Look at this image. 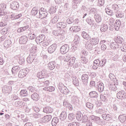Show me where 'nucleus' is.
Masks as SVG:
<instances>
[{
	"label": "nucleus",
	"instance_id": "nucleus-44",
	"mask_svg": "<svg viewBox=\"0 0 126 126\" xmlns=\"http://www.w3.org/2000/svg\"><path fill=\"white\" fill-rule=\"evenodd\" d=\"M39 12V11L37 7H33L32 10V15H36Z\"/></svg>",
	"mask_w": 126,
	"mask_h": 126
},
{
	"label": "nucleus",
	"instance_id": "nucleus-64",
	"mask_svg": "<svg viewBox=\"0 0 126 126\" xmlns=\"http://www.w3.org/2000/svg\"><path fill=\"white\" fill-rule=\"evenodd\" d=\"M122 52H126V44H123L121 47Z\"/></svg>",
	"mask_w": 126,
	"mask_h": 126
},
{
	"label": "nucleus",
	"instance_id": "nucleus-15",
	"mask_svg": "<svg viewBox=\"0 0 126 126\" xmlns=\"http://www.w3.org/2000/svg\"><path fill=\"white\" fill-rule=\"evenodd\" d=\"M27 41H28V38L26 35L22 36L19 39V42L21 44H26Z\"/></svg>",
	"mask_w": 126,
	"mask_h": 126
},
{
	"label": "nucleus",
	"instance_id": "nucleus-6",
	"mask_svg": "<svg viewBox=\"0 0 126 126\" xmlns=\"http://www.w3.org/2000/svg\"><path fill=\"white\" fill-rule=\"evenodd\" d=\"M117 98L118 99H126V94L125 91L121 90L117 93Z\"/></svg>",
	"mask_w": 126,
	"mask_h": 126
},
{
	"label": "nucleus",
	"instance_id": "nucleus-4",
	"mask_svg": "<svg viewBox=\"0 0 126 126\" xmlns=\"http://www.w3.org/2000/svg\"><path fill=\"white\" fill-rule=\"evenodd\" d=\"M68 51H69V46L68 44H64L60 49V51L62 55L66 54Z\"/></svg>",
	"mask_w": 126,
	"mask_h": 126
},
{
	"label": "nucleus",
	"instance_id": "nucleus-28",
	"mask_svg": "<svg viewBox=\"0 0 126 126\" xmlns=\"http://www.w3.org/2000/svg\"><path fill=\"white\" fill-rule=\"evenodd\" d=\"M102 118L105 121H110L112 119V117L110 114H103L102 115Z\"/></svg>",
	"mask_w": 126,
	"mask_h": 126
},
{
	"label": "nucleus",
	"instance_id": "nucleus-52",
	"mask_svg": "<svg viewBox=\"0 0 126 126\" xmlns=\"http://www.w3.org/2000/svg\"><path fill=\"white\" fill-rule=\"evenodd\" d=\"M112 9L114 10L115 12H116V11H118L119 10V5L116 4H113L111 6Z\"/></svg>",
	"mask_w": 126,
	"mask_h": 126
},
{
	"label": "nucleus",
	"instance_id": "nucleus-12",
	"mask_svg": "<svg viewBox=\"0 0 126 126\" xmlns=\"http://www.w3.org/2000/svg\"><path fill=\"white\" fill-rule=\"evenodd\" d=\"M97 89L99 92H103L104 91V84L101 82H98L97 84Z\"/></svg>",
	"mask_w": 126,
	"mask_h": 126
},
{
	"label": "nucleus",
	"instance_id": "nucleus-56",
	"mask_svg": "<svg viewBox=\"0 0 126 126\" xmlns=\"http://www.w3.org/2000/svg\"><path fill=\"white\" fill-rule=\"evenodd\" d=\"M33 117L35 119H40L42 117V115L39 113H33L32 114Z\"/></svg>",
	"mask_w": 126,
	"mask_h": 126
},
{
	"label": "nucleus",
	"instance_id": "nucleus-40",
	"mask_svg": "<svg viewBox=\"0 0 126 126\" xmlns=\"http://www.w3.org/2000/svg\"><path fill=\"white\" fill-rule=\"evenodd\" d=\"M76 58L75 57H71L69 60V65L70 66H72V65H74V63H75V60Z\"/></svg>",
	"mask_w": 126,
	"mask_h": 126
},
{
	"label": "nucleus",
	"instance_id": "nucleus-39",
	"mask_svg": "<svg viewBox=\"0 0 126 126\" xmlns=\"http://www.w3.org/2000/svg\"><path fill=\"white\" fill-rule=\"evenodd\" d=\"M76 117L77 121H78L79 122H80L82 121V118H83V115L81 112H78L76 115Z\"/></svg>",
	"mask_w": 126,
	"mask_h": 126
},
{
	"label": "nucleus",
	"instance_id": "nucleus-13",
	"mask_svg": "<svg viewBox=\"0 0 126 126\" xmlns=\"http://www.w3.org/2000/svg\"><path fill=\"white\" fill-rule=\"evenodd\" d=\"M101 62H100V60L99 59H96L94 62V65L92 66L93 69H97L98 68L99 65L100 66V64Z\"/></svg>",
	"mask_w": 126,
	"mask_h": 126
},
{
	"label": "nucleus",
	"instance_id": "nucleus-35",
	"mask_svg": "<svg viewBox=\"0 0 126 126\" xmlns=\"http://www.w3.org/2000/svg\"><path fill=\"white\" fill-rule=\"evenodd\" d=\"M11 90H12L11 86H5L2 89V91L5 92V93H7L11 92Z\"/></svg>",
	"mask_w": 126,
	"mask_h": 126
},
{
	"label": "nucleus",
	"instance_id": "nucleus-2",
	"mask_svg": "<svg viewBox=\"0 0 126 126\" xmlns=\"http://www.w3.org/2000/svg\"><path fill=\"white\" fill-rule=\"evenodd\" d=\"M58 88L59 90H60L61 93H63V94H65V95H67L68 93H69V90L63 84H59L58 86Z\"/></svg>",
	"mask_w": 126,
	"mask_h": 126
},
{
	"label": "nucleus",
	"instance_id": "nucleus-60",
	"mask_svg": "<svg viewBox=\"0 0 126 126\" xmlns=\"http://www.w3.org/2000/svg\"><path fill=\"white\" fill-rule=\"evenodd\" d=\"M73 4H74L75 7H76L77 6V4L78 3H80V0H72Z\"/></svg>",
	"mask_w": 126,
	"mask_h": 126
},
{
	"label": "nucleus",
	"instance_id": "nucleus-1",
	"mask_svg": "<svg viewBox=\"0 0 126 126\" xmlns=\"http://www.w3.org/2000/svg\"><path fill=\"white\" fill-rule=\"evenodd\" d=\"M36 48L35 47H32L30 50V53L29 56L27 58V62L28 63H32L34 61H35L36 59V56H37V54H36Z\"/></svg>",
	"mask_w": 126,
	"mask_h": 126
},
{
	"label": "nucleus",
	"instance_id": "nucleus-32",
	"mask_svg": "<svg viewBox=\"0 0 126 126\" xmlns=\"http://www.w3.org/2000/svg\"><path fill=\"white\" fill-rule=\"evenodd\" d=\"M85 47L87 50H92L93 49V44L90 41H87Z\"/></svg>",
	"mask_w": 126,
	"mask_h": 126
},
{
	"label": "nucleus",
	"instance_id": "nucleus-22",
	"mask_svg": "<svg viewBox=\"0 0 126 126\" xmlns=\"http://www.w3.org/2000/svg\"><path fill=\"white\" fill-rule=\"evenodd\" d=\"M67 117V114L66 113V112L63 111L61 113L60 116V120H61V121H64V120H66Z\"/></svg>",
	"mask_w": 126,
	"mask_h": 126
},
{
	"label": "nucleus",
	"instance_id": "nucleus-34",
	"mask_svg": "<svg viewBox=\"0 0 126 126\" xmlns=\"http://www.w3.org/2000/svg\"><path fill=\"white\" fill-rule=\"evenodd\" d=\"M109 89L110 90H112V91H116V90H117L118 87H117V86L115 85V83H112L109 86Z\"/></svg>",
	"mask_w": 126,
	"mask_h": 126
},
{
	"label": "nucleus",
	"instance_id": "nucleus-16",
	"mask_svg": "<svg viewBox=\"0 0 126 126\" xmlns=\"http://www.w3.org/2000/svg\"><path fill=\"white\" fill-rule=\"evenodd\" d=\"M22 17V14H19L18 15H16L15 14H13L10 16V18L11 20L18 19L20 18V17Z\"/></svg>",
	"mask_w": 126,
	"mask_h": 126
},
{
	"label": "nucleus",
	"instance_id": "nucleus-46",
	"mask_svg": "<svg viewBox=\"0 0 126 126\" xmlns=\"http://www.w3.org/2000/svg\"><path fill=\"white\" fill-rule=\"evenodd\" d=\"M4 46L5 48H9V47H10V46H11V40H6L4 43Z\"/></svg>",
	"mask_w": 126,
	"mask_h": 126
},
{
	"label": "nucleus",
	"instance_id": "nucleus-36",
	"mask_svg": "<svg viewBox=\"0 0 126 126\" xmlns=\"http://www.w3.org/2000/svg\"><path fill=\"white\" fill-rule=\"evenodd\" d=\"M115 15L117 18H122V17L124 16L123 12L120 11L119 10L115 12Z\"/></svg>",
	"mask_w": 126,
	"mask_h": 126
},
{
	"label": "nucleus",
	"instance_id": "nucleus-58",
	"mask_svg": "<svg viewBox=\"0 0 126 126\" xmlns=\"http://www.w3.org/2000/svg\"><path fill=\"white\" fill-rule=\"evenodd\" d=\"M70 77H71V76L68 73H66L64 76V78L65 80H66V81L70 79Z\"/></svg>",
	"mask_w": 126,
	"mask_h": 126
},
{
	"label": "nucleus",
	"instance_id": "nucleus-18",
	"mask_svg": "<svg viewBox=\"0 0 126 126\" xmlns=\"http://www.w3.org/2000/svg\"><path fill=\"white\" fill-rule=\"evenodd\" d=\"M51 120H52V115H48L44 116L42 118V122H43V123H48Z\"/></svg>",
	"mask_w": 126,
	"mask_h": 126
},
{
	"label": "nucleus",
	"instance_id": "nucleus-47",
	"mask_svg": "<svg viewBox=\"0 0 126 126\" xmlns=\"http://www.w3.org/2000/svg\"><path fill=\"white\" fill-rule=\"evenodd\" d=\"M105 12L110 16H113L114 15V12H113V10L108 9V8H105Z\"/></svg>",
	"mask_w": 126,
	"mask_h": 126
},
{
	"label": "nucleus",
	"instance_id": "nucleus-45",
	"mask_svg": "<svg viewBox=\"0 0 126 126\" xmlns=\"http://www.w3.org/2000/svg\"><path fill=\"white\" fill-rule=\"evenodd\" d=\"M28 94V93L26 90H22L20 93V96H23V97H26Z\"/></svg>",
	"mask_w": 126,
	"mask_h": 126
},
{
	"label": "nucleus",
	"instance_id": "nucleus-8",
	"mask_svg": "<svg viewBox=\"0 0 126 126\" xmlns=\"http://www.w3.org/2000/svg\"><path fill=\"white\" fill-rule=\"evenodd\" d=\"M66 27V24L64 22H60L56 24V28L58 30H62Z\"/></svg>",
	"mask_w": 126,
	"mask_h": 126
},
{
	"label": "nucleus",
	"instance_id": "nucleus-31",
	"mask_svg": "<svg viewBox=\"0 0 126 126\" xmlns=\"http://www.w3.org/2000/svg\"><path fill=\"white\" fill-rule=\"evenodd\" d=\"M94 18L95 19V21H96L97 23H99L101 21H102V17H101V15L99 14L96 13L94 14Z\"/></svg>",
	"mask_w": 126,
	"mask_h": 126
},
{
	"label": "nucleus",
	"instance_id": "nucleus-41",
	"mask_svg": "<svg viewBox=\"0 0 126 126\" xmlns=\"http://www.w3.org/2000/svg\"><path fill=\"white\" fill-rule=\"evenodd\" d=\"M20 70V67L19 66H14L12 68V73H14V72H18Z\"/></svg>",
	"mask_w": 126,
	"mask_h": 126
},
{
	"label": "nucleus",
	"instance_id": "nucleus-50",
	"mask_svg": "<svg viewBox=\"0 0 126 126\" xmlns=\"http://www.w3.org/2000/svg\"><path fill=\"white\" fill-rule=\"evenodd\" d=\"M68 119L70 121H73L75 119V115L73 113H70L68 114Z\"/></svg>",
	"mask_w": 126,
	"mask_h": 126
},
{
	"label": "nucleus",
	"instance_id": "nucleus-37",
	"mask_svg": "<svg viewBox=\"0 0 126 126\" xmlns=\"http://www.w3.org/2000/svg\"><path fill=\"white\" fill-rule=\"evenodd\" d=\"M110 47L111 49L113 50H116L119 48V44L116 42H112L110 43Z\"/></svg>",
	"mask_w": 126,
	"mask_h": 126
},
{
	"label": "nucleus",
	"instance_id": "nucleus-51",
	"mask_svg": "<svg viewBox=\"0 0 126 126\" xmlns=\"http://www.w3.org/2000/svg\"><path fill=\"white\" fill-rule=\"evenodd\" d=\"M58 20H59V19H58L57 16L52 17L51 18V23L55 24V23H57V22H58Z\"/></svg>",
	"mask_w": 126,
	"mask_h": 126
},
{
	"label": "nucleus",
	"instance_id": "nucleus-20",
	"mask_svg": "<svg viewBox=\"0 0 126 126\" xmlns=\"http://www.w3.org/2000/svg\"><path fill=\"white\" fill-rule=\"evenodd\" d=\"M89 96L91 98H98L99 94L96 91H92L90 92Z\"/></svg>",
	"mask_w": 126,
	"mask_h": 126
},
{
	"label": "nucleus",
	"instance_id": "nucleus-17",
	"mask_svg": "<svg viewBox=\"0 0 126 126\" xmlns=\"http://www.w3.org/2000/svg\"><path fill=\"white\" fill-rule=\"evenodd\" d=\"M114 41H115V43H117V44H122L123 43V41H124V39L121 36H117L114 38Z\"/></svg>",
	"mask_w": 126,
	"mask_h": 126
},
{
	"label": "nucleus",
	"instance_id": "nucleus-27",
	"mask_svg": "<svg viewBox=\"0 0 126 126\" xmlns=\"http://www.w3.org/2000/svg\"><path fill=\"white\" fill-rule=\"evenodd\" d=\"M70 31L72 32H79L80 31V27L76 26V27H71L70 28Z\"/></svg>",
	"mask_w": 126,
	"mask_h": 126
},
{
	"label": "nucleus",
	"instance_id": "nucleus-10",
	"mask_svg": "<svg viewBox=\"0 0 126 126\" xmlns=\"http://www.w3.org/2000/svg\"><path fill=\"white\" fill-rule=\"evenodd\" d=\"M43 112L46 114H52L54 112V109L50 106H46L43 108Z\"/></svg>",
	"mask_w": 126,
	"mask_h": 126
},
{
	"label": "nucleus",
	"instance_id": "nucleus-5",
	"mask_svg": "<svg viewBox=\"0 0 126 126\" xmlns=\"http://www.w3.org/2000/svg\"><path fill=\"white\" fill-rule=\"evenodd\" d=\"M45 38H46L45 35H39V36H37L36 37L35 42L37 43V44H41V43H43V42L45 41Z\"/></svg>",
	"mask_w": 126,
	"mask_h": 126
},
{
	"label": "nucleus",
	"instance_id": "nucleus-26",
	"mask_svg": "<svg viewBox=\"0 0 126 126\" xmlns=\"http://www.w3.org/2000/svg\"><path fill=\"white\" fill-rule=\"evenodd\" d=\"M90 42H91L93 45L95 46V45H97L98 43H99V38L95 37L92 38L90 39Z\"/></svg>",
	"mask_w": 126,
	"mask_h": 126
},
{
	"label": "nucleus",
	"instance_id": "nucleus-48",
	"mask_svg": "<svg viewBox=\"0 0 126 126\" xmlns=\"http://www.w3.org/2000/svg\"><path fill=\"white\" fill-rule=\"evenodd\" d=\"M80 61L82 63H88V59H87L85 56H82V57L80 58Z\"/></svg>",
	"mask_w": 126,
	"mask_h": 126
},
{
	"label": "nucleus",
	"instance_id": "nucleus-33",
	"mask_svg": "<svg viewBox=\"0 0 126 126\" xmlns=\"http://www.w3.org/2000/svg\"><path fill=\"white\" fill-rule=\"evenodd\" d=\"M82 36L84 39H86V40H89L90 39V35H89L86 32H82Z\"/></svg>",
	"mask_w": 126,
	"mask_h": 126
},
{
	"label": "nucleus",
	"instance_id": "nucleus-9",
	"mask_svg": "<svg viewBox=\"0 0 126 126\" xmlns=\"http://www.w3.org/2000/svg\"><path fill=\"white\" fill-rule=\"evenodd\" d=\"M11 8L13 10H16V9L19 8V3L16 1H13L10 4Z\"/></svg>",
	"mask_w": 126,
	"mask_h": 126
},
{
	"label": "nucleus",
	"instance_id": "nucleus-29",
	"mask_svg": "<svg viewBox=\"0 0 126 126\" xmlns=\"http://www.w3.org/2000/svg\"><path fill=\"white\" fill-rule=\"evenodd\" d=\"M59 118L57 117H55L53 119L51 124L53 126H58V124L59 123Z\"/></svg>",
	"mask_w": 126,
	"mask_h": 126
},
{
	"label": "nucleus",
	"instance_id": "nucleus-62",
	"mask_svg": "<svg viewBox=\"0 0 126 126\" xmlns=\"http://www.w3.org/2000/svg\"><path fill=\"white\" fill-rule=\"evenodd\" d=\"M105 112H106V111H105V109H103L102 108H99L97 111V114H104V113H105Z\"/></svg>",
	"mask_w": 126,
	"mask_h": 126
},
{
	"label": "nucleus",
	"instance_id": "nucleus-30",
	"mask_svg": "<svg viewBox=\"0 0 126 126\" xmlns=\"http://www.w3.org/2000/svg\"><path fill=\"white\" fill-rule=\"evenodd\" d=\"M79 41H80V38L79 37V36H78V35H76L74 36V39L73 41V44H74L75 45H79Z\"/></svg>",
	"mask_w": 126,
	"mask_h": 126
},
{
	"label": "nucleus",
	"instance_id": "nucleus-3",
	"mask_svg": "<svg viewBox=\"0 0 126 126\" xmlns=\"http://www.w3.org/2000/svg\"><path fill=\"white\" fill-rule=\"evenodd\" d=\"M89 77L87 74H83L82 75V81L83 83V87H86L88 84V79Z\"/></svg>",
	"mask_w": 126,
	"mask_h": 126
},
{
	"label": "nucleus",
	"instance_id": "nucleus-24",
	"mask_svg": "<svg viewBox=\"0 0 126 126\" xmlns=\"http://www.w3.org/2000/svg\"><path fill=\"white\" fill-rule=\"evenodd\" d=\"M108 28H109V27L106 24H102L100 27V31L101 32H106L108 30Z\"/></svg>",
	"mask_w": 126,
	"mask_h": 126
},
{
	"label": "nucleus",
	"instance_id": "nucleus-21",
	"mask_svg": "<svg viewBox=\"0 0 126 126\" xmlns=\"http://www.w3.org/2000/svg\"><path fill=\"white\" fill-rule=\"evenodd\" d=\"M118 120L122 123H126V115H121L118 117Z\"/></svg>",
	"mask_w": 126,
	"mask_h": 126
},
{
	"label": "nucleus",
	"instance_id": "nucleus-19",
	"mask_svg": "<svg viewBox=\"0 0 126 126\" xmlns=\"http://www.w3.org/2000/svg\"><path fill=\"white\" fill-rule=\"evenodd\" d=\"M72 83L75 86H79V80L76 76H74L72 77Z\"/></svg>",
	"mask_w": 126,
	"mask_h": 126
},
{
	"label": "nucleus",
	"instance_id": "nucleus-23",
	"mask_svg": "<svg viewBox=\"0 0 126 126\" xmlns=\"http://www.w3.org/2000/svg\"><path fill=\"white\" fill-rule=\"evenodd\" d=\"M37 77L40 79H42V78H45L46 77V73H45V71H42L38 72L37 74Z\"/></svg>",
	"mask_w": 126,
	"mask_h": 126
},
{
	"label": "nucleus",
	"instance_id": "nucleus-42",
	"mask_svg": "<svg viewBox=\"0 0 126 126\" xmlns=\"http://www.w3.org/2000/svg\"><path fill=\"white\" fill-rule=\"evenodd\" d=\"M43 90H45V91H48L49 92H53V91H55V87H45L43 88Z\"/></svg>",
	"mask_w": 126,
	"mask_h": 126
},
{
	"label": "nucleus",
	"instance_id": "nucleus-53",
	"mask_svg": "<svg viewBox=\"0 0 126 126\" xmlns=\"http://www.w3.org/2000/svg\"><path fill=\"white\" fill-rule=\"evenodd\" d=\"M78 45L75 44L73 43V46L71 47L70 50L71 52H72L73 53H74L75 52L76 50H77V46Z\"/></svg>",
	"mask_w": 126,
	"mask_h": 126
},
{
	"label": "nucleus",
	"instance_id": "nucleus-55",
	"mask_svg": "<svg viewBox=\"0 0 126 126\" xmlns=\"http://www.w3.org/2000/svg\"><path fill=\"white\" fill-rule=\"evenodd\" d=\"M86 106L87 108H88V109H90L91 110H92V109H93V107H94L93 104L90 102H87L86 103Z\"/></svg>",
	"mask_w": 126,
	"mask_h": 126
},
{
	"label": "nucleus",
	"instance_id": "nucleus-59",
	"mask_svg": "<svg viewBox=\"0 0 126 126\" xmlns=\"http://www.w3.org/2000/svg\"><path fill=\"white\" fill-rule=\"evenodd\" d=\"M100 67H103L106 64V63H107V61L105 59H103L102 61H100Z\"/></svg>",
	"mask_w": 126,
	"mask_h": 126
},
{
	"label": "nucleus",
	"instance_id": "nucleus-25",
	"mask_svg": "<svg viewBox=\"0 0 126 126\" xmlns=\"http://www.w3.org/2000/svg\"><path fill=\"white\" fill-rule=\"evenodd\" d=\"M39 15L38 16H36V17H37V18H40V19H44V18L47 17V16L48 15V12L39 13Z\"/></svg>",
	"mask_w": 126,
	"mask_h": 126
},
{
	"label": "nucleus",
	"instance_id": "nucleus-57",
	"mask_svg": "<svg viewBox=\"0 0 126 126\" xmlns=\"http://www.w3.org/2000/svg\"><path fill=\"white\" fill-rule=\"evenodd\" d=\"M109 77L111 80H112V81H115V80H116V76H115V75L113 73L109 74Z\"/></svg>",
	"mask_w": 126,
	"mask_h": 126
},
{
	"label": "nucleus",
	"instance_id": "nucleus-43",
	"mask_svg": "<svg viewBox=\"0 0 126 126\" xmlns=\"http://www.w3.org/2000/svg\"><path fill=\"white\" fill-rule=\"evenodd\" d=\"M55 67V62H51L48 63V68L50 69V70H53Z\"/></svg>",
	"mask_w": 126,
	"mask_h": 126
},
{
	"label": "nucleus",
	"instance_id": "nucleus-38",
	"mask_svg": "<svg viewBox=\"0 0 126 126\" xmlns=\"http://www.w3.org/2000/svg\"><path fill=\"white\" fill-rule=\"evenodd\" d=\"M39 98L40 97L39 96V94H38L36 93L32 94V100H34V101H38Z\"/></svg>",
	"mask_w": 126,
	"mask_h": 126
},
{
	"label": "nucleus",
	"instance_id": "nucleus-63",
	"mask_svg": "<svg viewBox=\"0 0 126 126\" xmlns=\"http://www.w3.org/2000/svg\"><path fill=\"white\" fill-rule=\"evenodd\" d=\"M68 126H79V124L76 123V122H73L69 124Z\"/></svg>",
	"mask_w": 126,
	"mask_h": 126
},
{
	"label": "nucleus",
	"instance_id": "nucleus-11",
	"mask_svg": "<svg viewBox=\"0 0 126 126\" xmlns=\"http://www.w3.org/2000/svg\"><path fill=\"white\" fill-rule=\"evenodd\" d=\"M56 49L57 44H53L48 48V53H49V54H53V53L56 51Z\"/></svg>",
	"mask_w": 126,
	"mask_h": 126
},
{
	"label": "nucleus",
	"instance_id": "nucleus-7",
	"mask_svg": "<svg viewBox=\"0 0 126 126\" xmlns=\"http://www.w3.org/2000/svg\"><path fill=\"white\" fill-rule=\"evenodd\" d=\"M28 73V72H27V70H26V69H21L19 72L18 76L20 78H23L24 77H25L26 75H27Z\"/></svg>",
	"mask_w": 126,
	"mask_h": 126
},
{
	"label": "nucleus",
	"instance_id": "nucleus-49",
	"mask_svg": "<svg viewBox=\"0 0 126 126\" xmlns=\"http://www.w3.org/2000/svg\"><path fill=\"white\" fill-rule=\"evenodd\" d=\"M6 10V5L4 3L0 4V11H5Z\"/></svg>",
	"mask_w": 126,
	"mask_h": 126
},
{
	"label": "nucleus",
	"instance_id": "nucleus-14",
	"mask_svg": "<svg viewBox=\"0 0 126 126\" xmlns=\"http://www.w3.org/2000/svg\"><path fill=\"white\" fill-rule=\"evenodd\" d=\"M121 20H117L116 21V22H115L114 23V28L115 29V30H116V31H118V30L120 29V27L121 26Z\"/></svg>",
	"mask_w": 126,
	"mask_h": 126
},
{
	"label": "nucleus",
	"instance_id": "nucleus-61",
	"mask_svg": "<svg viewBox=\"0 0 126 126\" xmlns=\"http://www.w3.org/2000/svg\"><path fill=\"white\" fill-rule=\"evenodd\" d=\"M73 102L75 105H77L79 103V99L78 97L75 96L73 99Z\"/></svg>",
	"mask_w": 126,
	"mask_h": 126
},
{
	"label": "nucleus",
	"instance_id": "nucleus-54",
	"mask_svg": "<svg viewBox=\"0 0 126 126\" xmlns=\"http://www.w3.org/2000/svg\"><path fill=\"white\" fill-rule=\"evenodd\" d=\"M86 21L91 26H93L95 24V22L90 19H87Z\"/></svg>",
	"mask_w": 126,
	"mask_h": 126
}]
</instances>
